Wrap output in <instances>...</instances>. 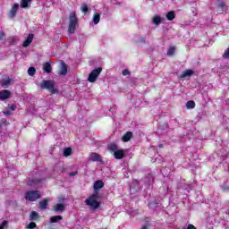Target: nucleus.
Listing matches in <instances>:
<instances>
[{
	"label": "nucleus",
	"instance_id": "obj_1",
	"mask_svg": "<svg viewBox=\"0 0 229 229\" xmlns=\"http://www.w3.org/2000/svg\"><path fill=\"white\" fill-rule=\"evenodd\" d=\"M103 187H105V182H103V181H96L93 184V189L96 191L85 200V205L90 207V210L93 212L101 207V202L98 201V199H99V193L98 191L103 189Z\"/></svg>",
	"mask_w": 229,
	"mask_h": 229
},
{
	"label": "nucleus",
	"instance_id": "obj_2",
	"mask_svg": "<svg viewBox=\"0 0 229 229\" xmlns=\"http://www.w3.org/2000/svg\"><path fill=\"white\" fill-rule=\"evenodd\" d=\"M107 149L116 160H123L126 153H128L127 149H117V145L115 144L109 145Z\"/></svg>",
	"mask_w": 229,
	"mask_h": 229
},
{
	"label": "nucleus",
	"instance_id": "obj_3",
	"mask_svg": "<svg viewBox=\"0 0 229 229\" xmlns=\"http://www.w3.org/2000/svg\"><path fill=\"white\" fill-rule=\"evenodd\" d=\"M41 89H46L48 90V92H51V94H57L58 89L55 88V81H43L40 83Z\"/></svg>",
	"mask_w": 229,
	"mask_h": 229
},
{
	"label": "nucleus",
	"instance_id": "obj_4",
	"mask_svg": "<svg viewBox=\"0 0 229 229\" xmlns=\"http://www.w3.org/2000/svg\"><path fill=\"white\" fill-rule=\"evenodd\" d=\"M42 198V193L39 191H30L25 193V199L27 201H37Z\"/></svg>",
	"mask_w": 229,
	"mask_h": 229
},
{
	"label": "nucleus",
	"instance_id": "obj_5",
	"mask_svg": "<svg viewBox=\"0 0 229 229\" xmlns=\"http://www.w3.org/2000/svg\"><path fill=\"white\" fill-rule=\"evenodd\" d=\"M76 26H78V18L75 13H70L69 33H74L76 31Z\"/></svg>",
	"mask_w": 229,
	"mask_h": 229
},
{
	"label": "nucleus",
	"instance_id": "obj_6",
	"mask_svg": "<svg viewBox=\"0 0 229 229\" xmlns=\"http://www.w3.org/2000/svg\"><path fill=\"white\" fill-rule=\"evenodd\" d=\"M102 71L103 69L101 67L93 70L89 75L88 81H89V83H94L96 80H98V76L101 74Z\"/></svg>",
	"mask_w": 229,
	"mask_h": 229
},
{
	"label": "nucleus",
	"instance_id": "obj_7",
	"mask_svg": "<svg viewBox=\"0 0 229 229\" xmlns=\"http://www.w3.org/2000/svg\"><path fill=\"white\" fill-rule=\"evenodd\" d=\"M89 160L90 162H99V164H104L105 163L103 161V157H101V155H99L96 152H92V153L89 154Z\"/></svg>",
	"mask_w": 229,
	"mask_h": 229
},
{
	"label": "nucleus",
	"instance_id": "obj_8",
	"mask_svg": "<svg viewBox=\"0 0 229 229\" xmlns=\"http://www.w3.org/2000/svg\"><path fill=\"white\" fill-rule=\"evenodd\" d=\"M216 6L217 7L220 13H223V12H226V10H228L226 4H225V2L223 0H217L216 3Z\"/></svg>",
	"mask_w": 229,
	"mask_h": 229
},
{
	"label": "nucleus",
	"instance_id": "obj_9",
	"mask_svg": "<svg viewBox=\"0 0 229 229\" xmlns=\"http://www.w3.org/2000/svg\"><path fill=\"white\" fill-rule=\"evenodd\" d=\"M17 12H19V4H13L10 12H9V18L13 19L15 15H17Z\"/></svg>",
	"mask_w": 229,
	"mask_h": 229
},
{
	"label": "nucleus",
	"instance_id": "obj_10",
	"mask_svg": "<svg viewBox=\"0 0 229 229\" xmlns=\"http://www.w3.org/2000/svg\"><path fill=\"white\" fill-rule=\"evenodd\" d=\"M10 96H12V93L8 89L0 91V99L2 101H4V99H9Z\"/></svg>",
	"mask_w": 229,
	"mask_h": 229
},
{
	"label": "nucleus",
	"instance_id": "obj_11",
	"mask_svg": "<svg viewBox=\"0 0 229 229\" xmlns=\"http://www.w3.org/2000/svg\"><path fill=\"white\" fill-rule=\"evenodd\" d=\"M10 83H12V79L10 77H5V78L2 79L0 81L1 87H4V89L9 87Z\"/></svg>",
	"mask_w": 229,
	"mask_h": 229
},
{
	"label": "nucleus",
	"instance_id": "obj_12",
	"mask_svg": "<svg viewBox=\"0 0 229 229\" xmlns=\"http://www.w3.org/2000/svg\"><path fill=\"white\" fill-rule=\"evenodd\" d=\"M194 74V71L192 70H186L182 72V73L179 76L181 80H183V78H189Z\"/></svg>",
	"mask_w": 229,
	"mask_h": 229
},
{
	"label": "nucleus",
	"instance_id": "obj_13",
	"mask_svg": "<svg viewBox=\"0 0 229 229\" xmlns=\"http://www.w3.org/2000/svg\"><path fill=\"white\" fill-rule=\"evenodd\" d=\"M131 137H133V132L132 131H127L122 137V140H123V142H130V140H131Z\"/></svg>",
	"mask_w": 229,
	"mask_h": 229
},
{
	"label": "nucleus",
	"instance_id": "obj_14",
	"mask_svg": "<svg viewBox=\"0 0 229 229\" xmlns=\"http://www.w3.org/2000/svg\"><path fill=\"white\" fill-rule=\"evenodd\" d=\"M47 205H49V199H44L41 201H39L40 210H46V208H47Z\"/></svg>",
	"mask_w": 229,
	"mask_h": 229
},
{
	"label": "nucleus",
	"instance_id": "obj_15",
	"mask_svg": "<svg viewBox=\"0 0 229 229\" xmlns=\"http://www.w3.org/2000/svg\"><path fill=\"white\" fill-rule=\"evenodd\" d=\"M64 210H65V205L63 203H58L54 206V212H64Z\"/></svg>",
	"mask_w": 229,
	"mask_h": 229
},
{
	"label": "nucleus",
	"instance_id": "obj_16",
	"mask_svg": "<svg viewBox=\"0 0 229 229\" xmlns=\"http://www.w3.org/2000/svg\"><path fill=\"white\" fill-rule=\"evenodd\" d=\"M31 3L33 0H21L20 4L21 8H29Z\"/></svg>",
	"mask_w": 229,
	"mask_h": 229
},
{
	"label": "nucleus",
	"instance_id": "obj_17",
	"mask_svg": "<svg viewBox=\"0 0 229 229\" xmlns=\"http://www.w3.org/2000/svg\"><path fill=\"white\" fill-rule=\"evenodd\" d=\"M33 34H29L28 38L23 42V47H28L31 42H33Z\"/></svg>",
	"mask_w": 229,
	"mask_h": 229
},
{
	"label": "nucleus",
	"instance_id": "obj_18",
	"mask_svg": "<svg viewBox=\"0 0 229 229\" xmlns=\"http://www.w3.org/2000/svg\"><path fill=\"white\" fill-rule=\"evenodd\" d=\"M152 23L155 24V26H159V24L162 23V17L156 15L152 18Z\"/></svg>",
	"mask_w": 229,
	"mask_h": 229
},
{
	"label": "nucleus",
	"instance_id": "obj_19",
	"mask_svg": "<svg viewBox=\"0 0 229 229\" xmlns=\"http://www.w3.org/2000/svg\"><path fill=\"white\" fill-rule=\"evenodd\" d=\"M43 70L45 71V72H47L49 74L52 72L53 67H51V64L49 63H46L43 65Z\"/></svg>",
	"mask_w": 229,
	"mask_h": 229
},
{
	"label": "nucleus",
	"instance_id": "obj_20",
	"mask_svg": "<svg viewBox=\"0 0 229 229\" xmlns=\"http://www.w3.org/2000/svg\"><path fill=\"white\" fill-rule=\"evenodd\" d=\"M99 21H101V14H99V13H95L93 15L94 24H99Z\"/></svg>",
	"mask_w": 229,
	"mask_h": 229
},
{
	"label": "nucleus",
	"instance_id": "obj_21",
	"mask_svg": "<svg viewBox=\"0 0 229 229\" xmlns=\"http://www.w3.org/2000/svg\"><path fill=\"white\" fill-rule=\"evenodd\" d=\"M64 157H71L72 155V148L67 147L64 149Z\"/></svg>",
	"mask_w": 229,
	"mask_h": 229
},
{
	"label": "nucleus",
	"instance_id": "obj_22",
	"mask_svg": "<svg viewBox=\"0 0 229 229\" xmlns=\"http://www.w3.org/2000/svg\"><path fill=\"white\" fill-rule=\"evenodd\" d=\"M62 219H64L62 216H54L50 217V223H59Z\"/></svg>",
	"mask_w": 229,
	"mask_h": 229
},
{
	"label": "nucleus",
	"instance_id": "obj_23",
	"mask_svg": "<svg viewBox=\"0 0 229 229\" xmlns=\"http://www.w3.org/2000/svg\"><path fill=\"white\" fill-rule=\"evenodd\" d=\"M39 215L37 211H32L30 215V221H37L38 219Z\"/></svg>",
	"mask_w": 229,
	"mask_h": 229
},
{
	"label": "nucleus",
	"instance_id": "obj_24",
	"mask_svg": "<svg viewBox=\"0 0 229 229\" xmlns=\"http://www.w3.org/2000/svg\"><path fill=\"white\" fill-rule=\"evenodd\" d=\"M59 74L62 76H65V74H67V65H65V64H62Z\"/></svg>",
	"mask_w": 229,
	"mask_h": 229
},
{
	"label": "nucleus",
	"instance_id": "obj_25",
	"mask_svg": "<svg viewBox=\"0 0 229 229\" xmlns=\"http://www.w3.org/2000/svg\"><path fill=\"white\" fill-rule=\"evenodd\" d=\"M195 107H196V103L194 101L190 100L186 103V108H188V110H191Z\"/></svg>",
	"mask_w": 229,
	"mask_h": 229
},
{
	"label": "nucleus",
	"instance_id": "obj_26",
	"mask_svg": "<svg viewBox=\"0 0 229 229\" xmlns=\"http://www.w3.org/2000/svg\"><path fill=\"white\" fill-rule=\"evenodd\" d=\"M174 12L171 11L166 13V19L167 21H173L174 19Z\"/></svg>",
	"mask_w": 229,
	"mask_h": 229
},
{
	"label": "nucleus",
	"instance_id": "obj_27",
	"mask_svg": "<svg viewBox=\"0 0 229 229\" xmlns=\"http://www.w3.org/2000/svg\"><path fill=\"white\" fill-rule=\"evenodd\" d=\"M35 72H37V70L35 67H30L28 70L29 76H35Z\"/></svg>",
	"mask_w": 229,
	"mask_h": 229
},
{
	"label": "nucleus",
	"instance_id": "obj_28",
	"mask_svg": "<svg viewBox=\"0 0 229 229\" xmlns=\"http://www.w3.org/2000/svg\"><path fill=\"white\" fill-rule=\"evenodd\" d=\"M40 183V179H32L29 181V185H37Z\"/></svg>",
	"mask_w": 229,
	"mask_h": 229
},
{
	"label": "nucleus",
	"instance_id": "obj_29",
	"mask_svg": "<svg viewBox=\"0 0 229 229\" xmlns=\"http://www.w3.org/2000/svg\"><path fill=\"white\" fill-rule=\"evenodd\" d=\"M157 207H158V202H157V199L148 204L149 208H157Z\"/></svg>",
	"mask_w": 229,
	"mask_h": 229
},
{
	"label": "nucleus",
	"instance_id": "obj_30",
	"mask_svg": "<svg viewBox=\"0 0 229 229\" xmlns=\"http://www.w3.org/2000/svg\"><path fill=\"white\" fill-rule=\"evenodd\" d=\"M81 10L82 13H87L89 12V7L87 6V4H83L81 6Z\"/></svg>",
	"mask_w": 229,
	"mask_h": 229
},
{
	"label": "nucleus",
	"instance_id": "obj_31",
	"mask_svg": "<svg viewBox=\"0 0 229 229\" xmlns=\"http://www.w3.org/2000/svg\"><path fill=\"white\" fill-rule=\"evenodd\" d=\"M27 229H35L37 228V224L35 222H30L29 225L26 226Z\"/></svg>",
	"mask_w": 229,
	"mask_h": 229
},
{
	"label": "nucleus",
	"instance_id": "obj_32",
	"mask_svg": "<svg viewBox=\"0 0 229 229\" xmlns=\"http://www.w3.org/2000/svg\"><path fill=\"white\" fill-rule=\"evenodd\" d=\"M173 55H174V47H170L167 51L168 56H173Z\"/></svg>",
	"mask_w": 229,
	"mask_h": 229
},
{
	"label": "nucleus",
	"instance_id": "obj_33",
	"mask_svg": "<svg viewBox=\"0 0 229 229\" xmlns=\"http://www.w3.org/2000/svg\"><path fill=\"white\" fill-rule=\"evenodd\" d=\"M12 110H11V108L9 107V108H5L4 110V114H5V115H12Z\"/></svg>",
	"mask_w": 229,
	"mask_h": 229
},
{
	"label": "nucleus",
	"instance_id": "obj_34",
	"mask_svg": "<svg viewBox=\"0 0 229 229\" xmlns=\"http://www.w3.org/2000/svg\"><path fill=\"white\" fill-rule=\"evenodd\" d=\"M8 225V221L4 220L0 225V229H4V227Z\"/></svg>",
	"mask_w": 229,
	"mask_h": 229
},
{
	"label": "nucleus",
	"instance_id": "obj_35",
	"mask_svg": "<svg viewBox=\"0 0 229 229\" xmlns=\"http://www.w3.org/2000/svg\"><path fill=\"white\" fill-rule=\"evenodd\" d=\"M122 74H123V76H128V75H130V71H128V70H123L122 71Z\"/></svg>",
	"mask_w": 229,
	"mask_h": 229
},
{
	"label": "nucleus",
	"instance_id": "obj_36",
	"mask_svg": "<svg viewBox=\"0 0 229 229\" xmlns=\"http://www.w3.org/2000/svg\"><path fill=\"white\" fill-rule=\"evenodd\" d=\"M187 229H196V226H194V225H192V224H190V225H188Z\"/></svg>",
	"mask_w": 229,
	"mask_h": 229
},
{
	"label": "nucleus",
	"instance_id": "obj_37",
	"mask_svg": "<svg viewBox=\"0 0 229 229\" xmlns=\"http://www.w3.org/2000/svg\"><path fill=\"white\" fill-rule=\"evenodd\" d=\"M9 108H10V110H11L12 112H13V110H15V108H17V106L12 105Z\"/></svg>",
	"mask_w": 229,
	"mask_h": 229
},
{
	"label": "nucleus",
	"instance_id": "obj_38",
	"mask_svg": "<svg viewBox=\"0 0 229 229\" xmlns=\"http://www.w3.org/2000/svg\"><path fill=\"white\" fill-rule=\"evenodd\" d=\"M4 38V32L1 31L0 32V40H3Z\"/></svg>",
	"mask_w": 229,
	"mask_h": 229
},
{
	"label": "nucleus",
	"instance_id": "obj_39",
	"mask_svg": "<svg viewBox=\"0 0 229 229\" xmlns=\"http://www.w3.org/2000/svg\"><path fill=\"white\" fill-rule=\"evenodd\" d=\"M78 174V172L70 173V176H76Z\"/></svg>",
	"mask_w": 229,
	"mask_h": 229
},
{
	"label": "nucleus",
	"instance_id": "obj_40",
	"mask_svg": "<svg viewBox=\"0 0 229 229\" xmlns=\"http://www.w3.org/2000/svg\"><path fill=\"white\" fill-rule=\"evenodd\" d=\"M141 229H148V225H143Z\"/></svg>",
	"mask_w": 229,
	"mask_h": 229
},
{
	"label": "nucleus",
	"instance_id": "obj_41",
	"mask_svg": "<svg viewBox=\"0 0 229 229\" xmlns=\"http://www.w3.org/2000/svg\"><path fill=\"white\" fill-rule=\"evenodd\" d=\"M159 148H164V145L159 144Z\"/></svg>",
	"mask_w": 229,
	"mask_h": 229
}]
</instances>
